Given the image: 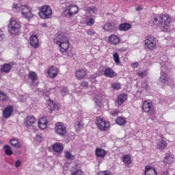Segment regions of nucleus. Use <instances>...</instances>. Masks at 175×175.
<instances>
[{"label": "nucleus", "mask_w": 175, "mask_h": 175, "mask_svg": "<svg viewBox=\"0 0 175 175\" xmlns=\"http://www.w3.org/2000/svg\"><path fill=\"white\" fill-rule=\"evenodd\" d=\"M53 42L55 43V44H57L62 54L68 55V57H72V55H73L72 51L69 50V39L66 36L65 34H55L53 39Z\"/></svg>", "instance_id": "f257e3e1"}, {"label": "nucleus", "mask_w": 175, "mask_h": 175, "mask_svg": "<svg viewBox=\"0 0 175 175\" xmlns=\"http://www.w3.org/2000/svg\"><path fill=\"white\" fill-rule=\"evenodd\" d=\"M152 24L157 28H159L163 32H167L170 29L172 18L167 14L154 16L152 19Z\"/></svg>", "instance_id": "f03ea898"}, {"label": "nucleus", "mask_w": 175, "mask_h": 175, "mask_svg": "<svg viewBox=\"0 0 175 175\" xmlns=\"http://www.w3.org/2000/svg\"><path fill=\"white\" fill-rule=\"evenodd\" d=\"M144 46L146 50H155L158 47V40L152 36H148L144 40Z\"/></svg>", "instance_id": "7ed1b4c3"}, {"label": "nucleus", "mask_w": 175, "mask_h": 175, "mask_svg": "<svg viewBox=\"0 0 175 175\" xmlns=\"http://www.w3.org/2000/svg\"><path fill=\"white\" fill-rule=\"evenodd\" d=\"M20 28H21L20 22H18L14 18H11L8 25V32L12 35H17L20 32Z\"/></svg>", "instance_id": "20e7f679"}, {"label": "nucleus", "mask_w": 175, "mask_h": 175, "mask_svg": "<svg viewBox=\"0 0 175 175\" xmlns=\"http://www.w3.org/2000/svg\"><path fill=\"white\" fill-rule=\"evenodd\" d=\"M96 125L98 129L102 131H107L110 128V122L100 116L96 118Z\"/></svg>", "instance_id": "39448f33"}, {"label": "nucleus", "mask_w": 175, "mask_h": 175, "mask_svg": "<svg viewBox=\"0 0 175 175\" xmlns=\"http://www.w3.org/2000/svg\"><path fill=\"white\" fill-rule=\"evenodd\" d=\"M39 16L41 18L46 19L51 18L53 16V10L49 5H43L39 12Z\"/></svg>", "instance_id": "423d86ee"}, {"label": "nucleus", "mask_w": 175, "mask_h": 175, "mask_svg": "<svg viewBox=\"0 0 175 175\" xmlns=\"http://www.w3.org/2000/svg\"><path fill=\"white\" fill-rule=\"evenodd\" d=\"M20 12H21L22 16L25 18L29 20L33 17V13H32V8L27 5H23L20 7Z\"/></svg>", "instance_id": "0eeeda50"}, {"label": "nucleus", "mask_w": 175, "mask_h": 175, "mask_svg": "<svg viewBox=\"0 0 175 175\" xmlns=\"http://www.w3.org/2000/svg\"><path fill=\"white\" fill-rule=\"evenodd\" d=\"M79 13V7L73 4H70L66 6L64 10V14L66 17H73L75 14Z\"/></svg>", "instance_id": "6e6552de"}, {"label": "nucleus", "mask_w": 175, "mask_h": 175, "mask_svg": "<svg viewBox=\"0 0 175 175\" xmlns=\"http://www.w3.org/2000/svg\"><path fill=\"white\" fill-rule=\"evenodd\" d=\"M142 110L145 113H148V114H154L155 110L154 109V106L152 103L148 101H144L142 105Z\"/></svg>", "instance_id": "1a4fd4ad"}, {"label": "nucleus", "mask_w": 175, "mask_h": 175, "mask_svg": "<svg viewBox=\"0 0 175 175\" xmlns=\"http://www.w3.org/2000/svg\"><path fill=\"white\" fill-rule=\"evenodd\" d=\"M56 133L59 136H65L66 135V126L62 122H57L55 124Z\"/></svg>", "instance_id": "9d476101"}, {"label": "nucleus", "mask_w": 175, "mask_h": 175, "mask_svg": "<svg viewBox=\"0 0 175 175\" xmlns=\"http://www.w3.org/2000/svg\"><path fill=\"white\" fill-rule=\"evenodd\" d=\"M159 81L162 84H169L170 81H172V80H170V77L163 71H161Z\"/></svg>", "instance_id": "9b49d317"}, {"label": "nucleus", "mask_w": 175, "mask_h": 175, "mask_svg": "<svg viewBox=\"0 0 175 175\" xmlns=\"http://www.w3.org/2000/svg\"><path fill=\"white\" fill-rule=\"evenodd\" d=\"M108 42L110 44L116 46V44H118L121 42V39L117 35L112 34L108 37Z\"/></svg>", "instance_id": "f8f14e48"}, {"label": "nucleus", "mask_w": 175, "mask_h": 175, "mask_svg": "<svg viewBox=\"0 0 175 175\" xmlns=\"http://www.w3.org/2000/svg\"><path fill=\"white\" fill-rule=\"evenodd\" d=\"M59 72V70H58V68L55 66H52L49 67L48 69V75L49 77H51V79L57 77V75H58Z\"/></svg>", "instance_id": "ddd939ff"}, {"label": "nucleus", "mask_w": 175, "mask_h": 175, "mask_svg": "<svg viewBox=\"0 0 175 175\" xmlns=\"http://www.w3.org/2000/svg\"><path fill=\"white\" fill-rule=\"evenodd\" d=\"M95 154L96 158H101V159H103V158L107 155V151L100 148H96L95 150Z\"/></svg>", "instance_id": "4468645a"}, {"label": "nucleus", "mask_w": 175, "mask_h": 175, "mask_svg": "<svg viewBox=\"0 0 175 175\" xmlns=\"http://www.w3.org/2000/svg\"><path fill=\"white\" fill-rule=\"evenodd\" d=\"M104 76L109 79H113V77H116L117 73L111 68H107L104 70Z\"/></svg>", "instance_id": "2eb2a0df"}, {"label": "nucleus", "mask_w": 175, "mask_h": 175, "mask_svg": "<svg viewBox=\"0 0 175 175\" xmlns=\"http://www.w3.org/2000/svg\"><path fill=\"white\" fill-rule=\"evenodd\" d=\"M13 113V107L9 105L4 109L3 111V116L4 118H9L10 116Z\"/></svg>", "instance_id": "dca6fc26"}, {"label": "nucleus", "mask_w": 175, "mask_h": 175, "mask_svg": "<svg viewBox=\"0 0 175 175\" xmlns=\"http://www.w3.org/2000/svg\"><path fill=\"white\" fill-rule=\"evenodd\" d=\"M104 31H106L107 32H114L115 31H117V28H116V26L112 25L111 23H107L103 26Z\"/></svg>", "instance_id": "f3484780"}, {"label": "nucleus", "mask_w": 175, "mask_h": 175, "mask_svg": "<svg viewBox=\"0 0 175 175\" xmlns=\"http://www.w3.org/2000/svg\"><path fill=\"white\" fill-rule=\"evenodd\" d=\"M145 175H157V170H155V168L147 165L145 167V171H144Z\"/></svg>", "instance_id": "a211bd4d"}, {"label": "nucleus", "mask_w": 175, "mask_h": 175, "mask_svg": "<svg viewBox=\"0 0 175 175\" xmlns=\"http://www.w3.org/2000/svg\"><path fill=\"white\" fill-rule=\"evenodd\" d=\"M36 122V119L33 116H27L25 120V125L26 126H32Z\"/></svg>", "instance_id": "6ab92c4d"}, {"label": "nucleus", "mask_w": 175, "mask_h": 175, "mask_svg": "<svg viewBox=\"0 0 175 175\" xmlns=\"http://www.w3.org/2000/svg\"><path fill=\"white\" fill-rule=\"evenodd\" d=\"M174 162V156L170 153H167L164 159V163L167 165H172Z\"/></svg>", "instance_id": "aec40b11"}, {"label": "nucleus", "mask_w": 175, "mask_h": 175, "mask_svg": "<svg viewBox=\"0 0 175 175\" xmlns=\"http://www.w3.org/2000/svg\"><path fill=\"white\" fill-rule=\"evenodd\" d=\"M30 44L34 49L39 46V40H38V37L36 36H31L30 37Z\"/></svg>", "instance_id": "412c9836"}, {"label": "nucleus", "mask_w": 175, "mask_h": 175, "mask_svg": "<svg viewBox=\"0 0 175 175\" xmlns=\"http://www.w3.org/2000/svg\"><path fill=\"white\" fill-rule=\"evenodd\" d=\"M75 76L78 80H82V79H84L87 76V71L85 70H78L75 72Z\"/></svg>", "instance_id": "4be33fe9"}, {"label": "nucleus", "mask_w": 175, "mask_h": 175, "mask_svg": "<svg viewBox=\"0 0 175 175\" xmlns=\"http://www.w3.org/2000/svg\"><path fill=\"white\" fill-rule=\"evenodd\" d=\"M52 148L55 152H62L64 150V146L62 144L55 143L53 145Z\"/></svg>", "instance_id": "5701e85b"}, {"label": "nucleus", "mask_w": 175, "mask_h": 175, "mask_svg": "<svg viewBox=\"0 0 175 175\" xmlns=\"http://www.w3.org/2000/svg\"><path fill=\"white\" fill-rule=\"evenodd\" d=\"M127 99H128V95H126V94H122L118 96L116 102H117L118 105H121Z\"/></svg>", "instance_id": "b1692460"}, {"label": "nucleus", "mask_w": 175, "mask_h": 175, "mask_svg": "<svg viewBox=\"0 0 175 175\" xmlns=\"http://www.w3.org/2000/svg\"><path fill=\"white\" fill-rule=\"evenodd\" d=\"M166 146H167V144H166V141H164L163 138L160 137L159 142L157 143V148H159V150H163V148H165Z\"/></svg>", "instance_id": "393cba45"}, {"label": "nucleus", "mask_w": 175, "mask_h": 175, "mask_svg": "<svg viewBox=\"0 0 175 175\" xmlns=\"http://www.w3.org/2000/svg\"><path fill=\"white\" fill-rule=\"evenodd\" d=\"M132 25L129 23H122L119 25V31H129Z\"/></svg>", "instance_id": "a878e982"}, {"label": "nucleus", "mask_w": 175, "mask_h": 175, "mask_svg": "<svg viewBox=\"0 0 175 175\" xmlns=\"http://www.w3.org/2000/svg\"><path fill=\"white\" fill-rule=\"evenodd\" d=\"M1 70L3 73H9V72L12 70V65L9 64H5L2 66Z\"/></svg>", "instance_id": "bb28decb"}, {"label": "nucleus", "mask_w": 175, "mask_h": 175, "mask_svg": "<svg viewBox=\"0 0 175 175\" xmlns=\"http://www.w3.org/2000/svg\"><path fill=\"white\" fill-rule=\"evenodd\" d=\"M10 143L13 146V147H16V148H21V144H20V141H18V139H12Z\"/></svg>", "instance_id": "cd10ccee"}, {"label": "nucleus", "mask_w": 175, "mask_h": 175, "mask_svg": "<svg viewBox=\"0 0 175 175\" xmlns=\"http://www.w3.org/2000/svg\"><path fill=\"white\" fill-rule=\"evenodd\" d=\"M84 127V123H83V121L78 120L75 124V128L76 131H81V129Z\"/></svg>", "instance_id": "c85d7f7f"}, {"label": "nucleus", "mask_w": 175, "mask_h": 175, "mask_svg": "<svg viewBox=\"0 0 175 175\" xmlns=\"http://www.w3.org/2000/svg\"><path fill=\"white\" fill-rule=\"evenodd\" d=\"M28 79L29 80H31V81H35L36 80H38V75H36V72L33 71L29 72Z\"/></svg>", "instance_id": "c756f323"}, {"label": "nucleus", "mask_w": 175, "mask_h": 175, "mask_svg": "<svg viewBox=\"0 0 175 175\" xmlns=\"http://www.w3.org/2000/svg\"><path fill=\"white\" fill-rule=\"evenodd\" d=\"M122 161L125 165H131V163H132V159H131V156H129V154L124 155Z\"/></svg>", "instance_id": "7c9ffc66"}, {"label": "nucleus", "mask_w": 175, "mask_h": 175, "mask_svg": "<svg viewBox=\"0 0 175 175\" xmlns=\"http://www.w3.org/2000/svg\"><path fill=\"white\" fill-rule=\"evenodd\" d=\"M71 175H84L81 170L78 169L77 167H73L71 170Z\"/></svg>", "instance_id": "2f4dec72"}, {"label": "nucleus", "mask_w": 175, "mask_h": 175, "mask_svg": "<svg viewBox=\"0 0 175 175\" xmlns=\"http://www.w3.org/2000/svg\"><path fill=\"white\" fill-rule=\"evenodd\" d=\"M116 123L118 125H125V124H126V119L125 118L118 117L116 119Z\"/></svg>", "instance_id": "473e14b6"}, {"label": "nucleus", "mask_w": 175, "mask_h": 175, "mask_svg": "<svg viewBox=\"0 0 175 175\" xmlns=\"http://www.w3.org/2000/svg\"><path fill=\"white\" fill-rule=\"evenodd\" d=\"M49 102H50L51 107H53V109H51V111H53V110H59V105L58 104L54 103V102L53 100H51V99L49 98Z\"/></svg>", "instance_id": "72a5a7b5"}, {"label": "nucleus", "mask_w": 175, "mask_h": 175, "mask_svg": "<svg viewBox=\"0 0 175 175\" xmlns=\"http://www.w3.org/2000/svg\"><path fill=\"white\" fill-rule=\"evenodd\" d=\"M4 150L6 155H12L13 154V151H12V148L10 146L5 145L4 146Z\"/></svg>", "instance_id": "f704fd0d"}, {"label": "nucleus", "mask_w": 175, "mask_h": 175, "mask_svg": "<svg viewBox=\"0 0 175 175\" xmlns=\"http://www.w3.org/2000/svg\"><path fill=\"white\" fill-rule=\"evenodd\" d=\"M113 60H114L115 64H120V62H121L120 61V55H118V53H113Z\"/></svg>", "instance_id": "c9c22d12"}, {"label": "nucleus", "mask_w": 175, "mask_h": 175, "mask_svg": "<svg viewBox=\"0 0 175 175\" xmlns=\"http://www.w3.org/2000/svg\"><path fill=\"white\" fill-rule=\"evenodd\" d=\"M86 12H88V13H96V12H98V10L96 9V7H88V8H86Z\"/></svg>", "instance_id": "e433bc0d"}, {"label": "nucleus", "mask_w": 175, "mask_h": 175, "mask_svg": "<svg viewBox=\"0 0 175 175\" xmlns=\"http://www.w3.org/2000/svg\"><path fill=\"white\" fill-rule=\"evenodd\" d=\"M64 157L66 159H74L75 156H73L72 154H70V152L66 151L64 152Z\"/></svg>", "instance_id": "4c0bfd02"}, {"label": "nucleus", "mask_w": 175, "mask_h": 175, "mask_svg": "<svg viewBox=\"0 0 175 175\" xmlns=\"http://www.w3.org/2000/svg\"><path fill=\"white\" fill-rule=\"evenodd\" d=\"M95 103L98 106L100 107L102 105V96H98L95 97Z\"/></svg>", "instance_id": "58836bf2"}, {"label": "nucleus", "mask_w": 175, "mask_h": 175, "mask_svg": "<svg viewBox=\"0 0 175 175\" xmlns=\"http://www.w3.org/2000/svg\"><path fill=\"white\" fill-rule=\"evenodd\" d=\"M8 98L6 94L3 93V92L0 91V100H8Z\"/></svg>", "instance_id": "ea45409f"}, {"label": "nucleus", "mask_w": 175, "mask_h": 175, "mask_svg": "<svg viewBox=\"0 0 175 175\" xmlns=\"http://www.w3.org/2000/svg\"><path fill=\"white\" fill-rule=\"evenodd\" d=\"M87 25L91 27V25H94L95 24V21L92 18H90L89 20L86 22Z\"/></svg>", "instance_id": "a19ab883"}, {"label": "nucleus", "mask_w": 175, "mask_h": 175, "mask_svg": "<svg viewBox=\"0 0 175 175\" xmlns=\"http://www.w3.org/2000/svg\"><path fill=\"white\" fill-rule=\"evenodd\" d=\"M111 87L113 90H120V88H121V84L117 83H113L111 85Z\"/></svg>", "instance_id": "79ce46f5"}, {"label": "nucleus", "mask_w": 175, "mask_h": 175, "mask_svg": "<svg viewBox=\"0 0 175 175\" xmlns=\"http://www.w3.org/2000/svg\"><path fill=\"white\" fill-rule=\"evenodd\" d=\"M38 126L40 129H46V128H47V124L46 123L38 122Z\"/></svg>", "instance_id": "37998d69"}, {"label": "nucleus", "mask_w": 175, "mask_h": 175, "mask_svg": "<svg viewBox=\"0 0 175 175\" xmlns=\"http://www.w3.org/2000/svg\"><path fill=\"white\" fill-rule=\"evenodd\" d=\"M118 113H120L118 109H112L110 111V114H111V116H118Z\"/></svg>", "instance_id": "c03bdc74"}, {"label": "nucleus", "mask_w": 175, "mask_h": 175, "mask_svg": "<svg viewBox=\"0 0 175 175\" xmlns=\"http://www.w3.org/2000/svg\"><path fill=\"white\" fill-rule=\"evenodd\" d=\"M137 76H139V77H144L145 76H147V72L146 71L138 72Z\"/></svg>", "instance_id": "a18cd8bd"}, {"label": "nucleus", "mask_w": 175, "mask_h": 175, "mask_svg": "<svg viewBox=\"0 0 175 175\" xmlns=\"http://www.w3.org/2000/svg\"><path fill=\"white\" fill-rule=\"evenodd\" d=\"M38 122H42L44 124H47V117H43L40 118V120H38Z\"/></svg>", "instance_id": "49530a36"}, {"label": "nucleus", "mask_w": 175, "mask_h": 175, "mask_svg": "<svg viewBox=\"0 0 175 175\" xmlns=\"http://www.w3.org/2000/svg\"><path fill=\"white\" fill-rule=\"evenodd\" d=\"M68 91L66 88H63L62 89L61 94H62V95H63V96H65V95H66V94H68Z\"/></svg>", "instance_id": "de8ad7c7"}, {"label": "nucleus", "mask_w": 175, "mask_h": 175, "mask_svg": "<svg viewBox=\"0 0 175 175\" xmlns=\"http://www.w3.org/2000/svg\"><path fill=\"white\" fill-rule=\"evenodd\" d=\"M86 33H88V35H89L90 36H94V35L95 34V31H94V30L92 29H88L86 31Z\"/></svg>", "instance_id": "09e8293b"}, {"label": "nucleus", "mask_w": 175, "mask_h": 175, "mask_svg": "<svg viewBox=\"0 0 175 175\" xmlns=\"http://www.w3.org/2000/svg\"><path fill=\"white\" fill-rule=\"evenodd\" d=\"M98 175H110V172L109 171H103L100 172Z\"/></svg>", "instance_id": "8fccbe9b"}, {"label": "nucleus", "mask_w": 175, "mask_h": 175, "mask_svg": "<svg viewBox=\"0 0 175 175\" xmlns=\"http://www.w3.org/2000/svg\"><path fill=\"white\" fill-rule=\"evenodd\" d=\"M12 9H15L16 10V12H20V10H21L20 7H18V5H17V4H13Z\"/></svg>", "instance_id": "3c124183"}, {"label": "nucleus", "mask_w": 175, "mask_h": 175, "mask_svg": "<svg viewBox=\"0 0 175 175\" xmlns=\"http://www.w3.org/2000/svg\"><path fill=\"white\" fill-rule=\"evenodd\" d=\"M28 97H29L28 94H26V95H25V96H23L21 97V101H22V102H25V100H27V99H28Z\"/></svg>", "instance_id": "603ef678"}, {"label": "nucleus", "mask_w": 175, "mask_h": 175, "mask_svg": "<svg viewBox=\"0 0 175 175\" xmlns=\"http://www.w3.org/2000/svg\"><path fill=\"white\" fill-rule=\"evenodd\" d=\"M20 165H21V161L20 160H17L15 162V167H20Z\"/></svg>", "instance_id": "864d4df0"}, {"label": "nucleus", "mask_w": 175, "mask_h": 175, "mask_svg": "<svg viewBox=\"0 0 175 175\" xmlns=\"http://www.w3.org/2000/svg\"><path fill=\"white\" fill-rule=\"evenodd\" d=\"M81 87H88V82L87 81H83L81 83Z\"/></svg>", "instance_id": "5fc2aeb1"}, {"label": "nucleus", "mask_w": 175, "mask_h": 175, "mask_svg": "<svg viewBox=\"0 0 175 175\" xmlns=\"http://www.w3.org/2000/svg\"><path fill=\"white\" fill-rule=\"evenodd\" d=\"M3 40V31L0 30V42Z\"/></svg>", "instance_id": "6e6d98bb"}, {"label": "nucleus", "mask_w": 175, "mask_h": 175, "mask_svg": "<svg viewBox=\"0 0 175 175\" xmlns=\"http://www.w3.org/2000/svg\"><path fill=\"white\" fill-rule=\"evenodd\" d=\"M97 77L98 74H94L90 76V79H92V80H94V79H96Z\"/></svg>", "instance_id": "4d7b16f0"}, {"label": "nucleus", "mask_w": 175, "mask_h": 175, "mask_svg": "<svg viewBox=\"0 0 175 175\" xmlns=\"http://www.w3.org/2000/svg\"><path fill=\"white\" fill-rule=\"evenodd\" d=\"M137 66H138L137 63H134L132 64L133 68H137Z\"/></svg>", "instance_id": "13d9d810"}, {"label": "nucleus", "mask_w": 175, "mask_h": 175, "mask_svg": "<svg viewBox=\"0 0 175 175\" xmlns=\"http://www.w3.org/2000/svg\"><path fill=\"white\" fill-rule=\"evenodd\" d=\"M142 9H143V7H142V6H138V7L136 8V10H142Z\"/></svg>", "instance_id": "bf43d9fd"}, {"label": "nucleus", "mask_w": 175, "mask_h": 175, "mask_svg": "<svg viewBox=\"0 0 175 175\" xmlns=\"http://www.w3.org/2000/svg\"><path fill=\"white\" fill-rule=\"evenodd\" d=\"M98 72H103V67H100L98 69Z\"/></svg>", "instance_id": "052dcab7"}, {"label": "nucleus", "mask_w": 175, "mask_h": 175, "mask_svg": "<svg viewBox=\"0 0 175 175\" xmlns=\"http://www.w3.org/2000/svg\"><path fill=\"white\" fill-rule=\"evenodd\" d=\"M43 27H46V24H44V25H43Z\"/></svg>", "instance_id": "680f3d73"}]
</instances>
